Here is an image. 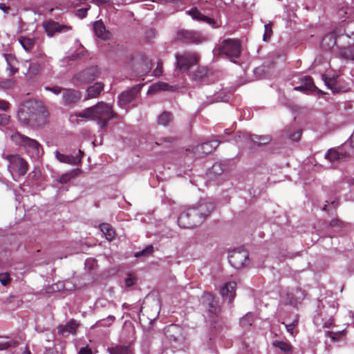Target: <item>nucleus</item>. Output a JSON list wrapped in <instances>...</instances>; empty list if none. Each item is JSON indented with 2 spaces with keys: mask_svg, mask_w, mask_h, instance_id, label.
Listing matches in <instances>:
<instances>
[{
  "mask_svg": "<svg viewBox=\"0 0 354 354\" xmlns=\"http://www.w3.org/2000/svg\"><path fill=\"white\" fill-rule=\"evenodd\" d=\"M272 345L274 347L285 353L290 352L292 348L290 344L288 341L274 340L272 342Z\"/></svg>",
  "mask_w": 354,
  "mask_h": 354,
  "instance_id": "nucleus-35",
  "label": "nucleus"
},
{
  "mask_svg": "<svg viewBox=\"0 0 354 354\" xmlns=\"http://www.w3.org/2000/svg\"><path fill=\"white\" fill-rule=\"evenodd\" d=\"M93 30L95 35L102 40H107L111 37L110 32L106 30L104 24L101 20L97 21L93 24Z\"/></svg>",
  "mask_w": 354,
  "mask_h": 354,
  "instance_id": "nucleus-22",
  "label": "nucleus"
},
{
  "mask_svg": "<svg viewBox=\"0 0 354 354\" xmlns=\"http://www.w3.org/2000/svg\"><path fill=\"white\" fill-rule=\"evenodd\" d=\"M162 62H158V64H157V66H156V69L153 71V74H154L155 76H159V75H160L162 74Z\"/></svg>",
  "mask_w": 354,
  "mask_h": 354,
  "instance_id": "nucleus-58",
  "label": "nucleus"
},
{
  "mask_svg": "<svg viewBox=\"0 0 354 354\" xmlns=\"http://www.w3.org/2000/svg\"><path fill=\"white\" fill-rule=\"evenodd\" d=\"M333 322L334 320L331 316L328 319H324L322 317V315L321 314L317 316H315L314 317V323L317 326L322 324L324 328H329L333 324Z\"/></svg>",
  "mask_w": 354,
  "mask_h": 354,
  "instance_id": "nucleus-30",
  "label": "nucleus"
},
{
  "mask_svg": "<svg viewBox=\"0 0 354 354\" xmlns=\"http://www.w3.org/2000/svg\"><path fill=\"white\" fill-rule=\"evenodd\" d=\"M241 42L236 39H227L218 44L212 50L214 56L225 55L227 57L238 58L241 55Z\"/></svg>",
  "mask_w": 354,
  "mask_h": 354,
  "instance_id": "nucleus-5",
  "label": "nucleus"
},
{
  "mask_svg": "<svg viewBox=\"0 0 354 354\" xmlns=\"http://www.w3.org/2000/svg\"><path fill=\"white\" fill-rule=\"evenodd\" d=\"M14 82L12 80H4L0 82V88L8 90L12 88Z\"/></svg>",
  "mask_w": 354,
  "mask_h": 354,
  "instance_id": "nucleus-44",
  "label": "nucleus"
},
{
  "mask_svg": "<svg viewBox=\"0 0 354 354\" xmlns=\"http://www.w3.org/2000/svg\"><path fill=\"white\" fill-rule=\"evenodd\" d=\"M346 37L351 39V37H353V41L354 43V23H351L348 25L346 29Z\"/></svg>",
  "mask_w": 354,
  "mask_h": 354,
  "instance_id": "nucleus-49",
  "label": "nucleus"
},
{
  "mask_svg": "<svg viewBox=\"0 0 354 354\" xmlns=\"http://www.w3.org/2000/svg\"><path fill=\"white\" fill-rule=\"evenodd\" d=\"M129 348L126 346H116L109 348V354H128Z\"/></svg>",
  "mask_w": 354,
  "mask_h": 354,
  "instance_id": "nucleus-40",
  "label": "nucleus"
},
{
  "mask_svg": "<svg viewBox=\"0 0 354 354\" xmlns=\"http://www.w3.org/2000/svg\"><path fill=\"white\" fill-rule=\"evenodd\" d=\"M220 142V141L215 140L198 145L194 149V153L198 156L208 154L211 153L214 149H216L218 147Z\"/></svg>",
  "mask_w": 354,
  "mask_h": 354,
  "instance_id": "nucleus-14",
  "label": "nucleus"
},
{
  "mask_svg": "<svg viewBox=\"0 0 354 354\" xmlns=\"http://www.w3.org/2000/svg\"><path fill=\"white\" fill-rule=\"evenodd\" d=\"M10 344L8 342H0V351L5 350L10 347Z\"/></svg>",
  "mask_w": 354,
  "mask_h": 354,
  "instance_id": "nucleus-63",
  "label": "nucleus"
},
{
  "mask_svg": "<svg viewBox=\"0 0 354 354\" xmlns=\"http://www.w3.org/2000/svg\"><path fill=\"white\" fill-rule=\"evenodd\" d=\"M19 42L26 52H30L35 46V40L34 39L21 37Z\"/></svg>",
  "mask_w": 354,
  "mask_h": 354,
  "instance_id": "nucleus-31",
  "label": "nucleus"
},
{
  "mask_svg": "<svg viewBox=\"0 0 354 354\" xmlns=\"http://www.w3.org/2000/svg\"><path fill=\"white\" fill-rule=\"evenodd\" d=\"M35 57H44V61L42 62V64L44 65V66H46V65H48L51 60V58L50 57L45 55L43 53H35Z\"/></svg>",
  "mask_w": 354,
  "mask_h": 354,
  "instance_id": "nucleus-50",
  "label": "nucleus"
},
{
  "mask_svg": "<svg viewBox=\"0 0 354 354\" xmlns=\"http://www.w3.org/2000/svg\"><path fill=\"white\" fill-rule=\"evenodd\" d=\"M3 57L7 63V70L9 71V76H12L17 71L18 68L16 67L17 60L15 55L12 54L4 53Z\"/></svg>",
  "mask_w": 354,
  "mask_h": 354,
  "instance_id": "nucleus-25",
  "label": "nucleus"
},
{
  "mask_svg": "<svg viewBox=\"0 0 354 354\" xmlns=\"http://www.w3.org/2000/svg\"><path fill=\"white\" fill-rule=\"evenodd\" d=\"M135 283V279L131 274H129L125 279V285L127 287H131Z\"/></svg>",
  "mask_w": 354,
  "mask_h": 354,
  "instance_id": "nucleus-57",
  "label": "nucleus"
},
{
  "mask_svg": "<svg viewBox=\"0 0 354 354\" xmlns=\"http://www.w3.org/2000/svg\"><path fill=\"white\" fill-rule=\"evenodd\" d=\"M339 55L342 58L353 60L354 59V50L351 47L340 48L339 50Z\"/></svg>",
  "mask_w": 354,
  "mask_h": 354,
  "instance_id": "nucleus-36",
  "label": "nucleus"
},
{
  "mask_svg": "<svg viewBox=\"0 0 354 354\" xmlns=\"http://www.w3.org/2000/svg\"><path fill=\"white\" fill-rule=\"evenodd\" d=\"M141 86L140 85L136 86L130 90L123 92L119 96V104L122 106H126L130 103L139 93Z\"/></svg>",
  "mask_w": 354,
  "mask_h": 354,
  "instance_id": "nucleus-18",
  "label": "nucleus"
},
{
  "mask_svg": "<svg viewBox=\"0 0 354 354\" xmlns=\"http://www.w3.org/2000/svg\"><path fill=\"white\" fill-rule=\"evenodd\" d=\"M178 38L185 43L199 44L206 40L200 32L193 30H180L178 32Z\"/></svg>",
  "mask_w": 354,
  "mask_h": 354,
  "instance_id": "nucleus-11",
  "label": "nucleus"
},
{
  "mask_svg": "<svg viewBox=\"0 0 354 354\" xmlns=\"http://www.w3.org/2000/svg\"><path fill=\"white\" fill-rule=\"evenodd\" d=\"M153 246L152 245H148L147 247H146V248H145L142 251L136 252L135 254V256L136 257H138L140 256H147L149 254H151L153 252Z\"/></svg>",
  "mask_w": 354,
  "mask_h": 354,
  "instance_id": "nucleus-45",
  "label": "nucleus"
},
{
  "mask_svg": "<svg viewBox=\"0 0 354 354\" xmlns=\"http://www.w3.org/2000/svg\"><path fill=\"white\" fill-rule=\"evenodd\" d=\"M82 154L83 152L81 150H79V154L75 156L72 155H64L59 153L58 151H56L55 152L56 158L60 162L67 163L72 165H78L81 162Z\"/></svg>",
  "mask_w": 354,
  "mask_h": 354,
  "instance_id": "nucleus-19",
  "label": "nucleus"
},
{
  "mask_svg": "<svg viewBox=\"0 0 354 354\" xmlns=\"http://www.w3.org/2000/svg\"><path fill=\"white\" fill-rule=\"evenodd\" d=\"M10 104L9 102L0 99V111H8L10 109Z\"/></svg>",
  "mask_w": 354,
  "mask_h": 354,
  "instance_id": "nucleus-53",
  "label": "nucleus"
},
{
  "mask_svg": "<svg viewBox=\"0 0 354 354\" xmlns=\"http://www.w3.org/2000/svg\"><path fill=\"white\" fill-rule=\"evenodd\" d=\"M301 131L297 130L294 133L290 134L289 136V138L290 140H292L294 142H298L301 138Z\"/></svg>",
  "mask_w": 354,
  "mask_h": 354,
  "instance_id": "nucleus-54",
  "label": "nucleus"
},
{
  "mask_svg": "<svg viewBox=\"0 0 354 354\" xmlns=\"http://www.w3.org/2000/svg\"><path fill=\"white\" fill-rule=\"evenodd\" d=\"M344 330L337 332L327 331L326 333V336L329 337L330 338H331L333 341H334L336 339H339L341 337L344 335Z\"/></svg>",
  "mask_w": 354,
  "mask_h": 354,
  "instance_id": "nucleus-43",
  "label": "nucleus"
},
{
  "mask_svg": "<svg viewBox=\"0 0 354 354\" xmlns=\"http://www.w3.org/2000/svg\"><path fill=\"white\" fill-rule=\"evenodd\" d=\"M264 34H263V40L266 41L268 39H269L272 35V24L271 23L265 24L264 26Z\"/></svg>",
  "mask_w": 354,
  "mask_h": 354,
  "instance_id": "nucleus-46",
  "label": "nucleus"
},
{
  "mask_svg": "<svg viewBox=\"0 0 354 354\" xmlns=\"http://www.w3.org/2000/svg\"><path fill=\"white\" fill-rule=\"evenodd\" d=\"M78 354H92V353L89 348L83 347L79 351Z\"/></svg>",
  "mask_w": 354,
  "mask_h": 354,
  "instance_id": "nucleus-62",
  "label": "nucleus"
},
{
  "mask_svg": "<svg viewBox=\"0 0 354 354\" xmlns=\"http://www.w3.org/2000/svg\"><path fill=\"white\" fill-rule=\"evenodd\" d=\"M342 221L338 219L332 220L330 223V225L332 227H335V226L340 227V226H342Z\"/></svg>",
  "mask_w": 354,
  "mask_h": 354,
  "instance_id": "nucleus-61",
  "label": "nucleus"
},
{
  "mask_svg": "<svg viewBox=\"0 0 354 354\" xmlns=\"http://www.w3.org/2000/svg\"><path fill=\"white\" fill-rule=\"evenodd\" d=\"M11 138L16 145L23 147L32 158L37 159L43 154L42 146L36 140L19 132L12 134Z\"/></svg>",
  "mask_w": 354,
  "mask_h": 354,
  "instance_id": "nucleus-3",
  "label": "nucleus"
},
{
  "mask_svg": "<svg viewBox=\"0 0 354 354\" xmlns=\"http://www.w3.org/2000/svg\"><path fill=\"white\" fill-rule=\"evenodd\" d=\"M17 116L21 122L32 127L44 125L48 117V113L39 102L28 100L21 104Z\"/></svg>",
  "mask_w": 354,
  "mask_h": 354,
  "instance_id": "nucleus-1",
  "label": "nucleus"
},
{
  "mask_svg": "<svg viewBox=\"0 0 354 354\" xmlns=\"http://www.w3.org/2000/svg\"><path fill=\"white\" fill-rule=\"evenodd\" d=\"M299 322L298 316L296 315L295 319L292 322L288 323L287 322H283L282 324L285 325L286 330L291 335L294 336L297 334V326Z\"/></svg>",
  "mask_w": 354,
  "mask_h": 354,
  "instance_id": "nucleus-34",
  "label": "nucleus"
},
{
  "mask_svg": "<svg viewBox=\"0 0 354 354\" xmlns=\"http://www.w3.org/2000/svg\"><path fill=\"white\" fill-rule=\"evenodd\" d=\"M301 83L307 88L309 92L317 91L321 93L322 91L314 84L312 77L305 76L301 78Z\"/></svg>",
  "mask_w": 354,
  "mask_h": 354,
  "instance_id": "nucleus-29",
  "label": "nucleus"
},
{
  "mask_svg": "<svg viewBox=\"0 0 354 354\" xmlns=\"http://www.w3.org/2000/svg\"><path fill=\"white\" fill-rule=\"evenodd\" d=\"M203 302L207 304L210 314L216 315L218 311L217 301L211 293H205L203 297Z\"/></svg>",
  "mask_w": 354,
  "mask_h": 354,
  "instance_id": "nucleus-23",
  "label": "nucleus"
},
{
  "mask_svg": "<svg viewBox=\"0 0 354 354\" xmlns=\"http://www.w3.org/2000/svg\"><path fill=\"white\" fill-rule=\"evenodd\" d=\"M101 232L105 235L107 240L111 241L115 236V231L108 223H102L100 225Z\"/></svg>",
  "mask_w": 354,
  "mask_h": 354,
  "instance_id": "nucleus-32",
  "label": "nucleus"
},
{
  "mask_svg": "<svg viewBox=\"0 0 354 354\" xmlns=\"http://www.w3.org/2000/svg\"><path fill=\"white\" fill-rule=\"evenodd\" d=\"M10 281V278L8 273H0V282L2 285H7Z\"/></svg>",
  "mask_w": 354,
  "mask_h": 354,
  "instance_id": "nucleus-51",
  "label": "nucleus"
},
{
  "mask_svg": "<svg viewBox=\"0 0 354 354\" xmlns=\"http://www.w3.org/2000/svg\"><path fill=\"white\" fill-rule=\"evenodd\" d=\"M223 168L221 163H215L212 166V171L215 174H220L223 172Z\"/></svg>",
  "mask_w": 354,
  "mask_h": 354,
  "instance_id": "nucleus-55",
  "label": "nucleus"
},
{
  "mask_svg": "<svg viewBox=\"0 0 354 354\" xmlns=\"http://www.w3.org/2000/svg\"><path fill=\"white\" fill-rule=\"evenodd\" d=\"M236 283L234 281L225 283L220 290L223 297H228L229 302H231L235 297V288Z\"/></svg>",
  "mask_w": 354,
  "mask_h": 354,
  "instance_id": "nucleus-21",
  "label": "nucleus"
},
{
  "mask_svg": "<svg viewBox=\"0 0 354 354\" xmlns=\"http://www.w3.org/2000/svg\"><path fill=\"white\" fill-rule=\"evenodd\" d=\"M170 87L168 84L160 82L151 85L148 90V93L152 94L160 91H168Z\"/></svg>",
  "mask_w": 354,
  "mask_h": 354,
  "instance_id": "nucleus-33",
  "label": "nucleus"
},
{
  "mask_svg": "<svg viewBox=\"0 0 354 354\" xmlns=\"http://www.w3.org/2000/svg\"><path fill=\"white\" fill-rule=\"evenodd\" d=\"M87 11H88V8H81V9H79L77 10V15L80 18H84V17H86Z\"/></svg>",
  "mask_w": 354,
  "mask_h": 354,
  "instance_id": "nucleus-59",
  "label": "nucleus"
},
{
  "mask_svg": "<svg viewBox=\"0 0 354 354\" xmlns=\"http://www.w3.org/2000/svg\"><path fill=\"white\" fill-rule=\"evenodd\" d=\"M196 211L189 208L180 213L178 224L181 228H191L202 223V217H196Z\"/></svg>",
  "mask_w": 354,
  "mask_h": 354,
  "instance_id": "nucleus-7",
  "label": "nucleus"
},
{
  "mask_svg": "<svg viewBox=\"0 0 354 354\" xmlns=\"http://www.w3.org/2000/svg\"><path fill=\"white\" fill-rule=\"evenodd\" d=\"M251 140L257 144L258 145H266L271 141V138L270 136H258V135H252L251 136Z\"/></svg>",
  "mask_w": 354,
  "mask_h": 354,
  "instance_id": "nucleus-37",
  "label": "nucleus"
},
{
  "mask_svg": "<svg viewBox=\"0 0 354 354\" xmlns=\"http://www.w3.org/2000/svg\"><path fill=\"white\" fill-rule=\"evenodd\" d=\"M73 176L71 174H65L61 176L58 179L57 181L61 184H66L68 182L71 180Z\"/></svg>",
  "mask_w": 354,
  "mask_h": 354,
  "instance_id": "nucleus-48",
  "label": "nucleus"
},
{
  "mask_svg": "<svg viewBox=\"0 0 354 354\" xmlns=\"http://www.w3.org/2000/svg\"><path fill=\"white\" fill-rule=\"evenodd\" d=\"M78 326L79 324L76 321L72 319L66 325L59 326L58 327V332L62 335H64L65 333L75 334Z\"/></svg>",
  "mask_w": 354,
  "mask_h": 354,
  "instance_id": "nucleus-26",
  "label": "nucleus"
},
{
  "mask_svg": "<svg viewBox=\"0 0 354 354\" xmlns=\"http://www.w3.org/2000/svg\"><path fill=\"white\" fill-rule=\"evenodd\" d=\"M172 120V115L169 112H163L159 117L158 122L160 124L166 126Z\"/></svg>",
  "mask_w": 354,
  "mask_h": 354,
  "instance_id": "nucleus-39",
  "label": "nucleus"
},
{
  "mask_svg": "<svg viewBox=\"0 0 354 354\" xmlns=\"http://www.w3.org/2000/svg\"><path fill=\"white\" fill-rule=\"evenodd\" d=\"M208 70L205 67L198 68L194 73V79L197 81L205 82V77L207 75Z\"/></svg>",
  "mask_w": 354,
  "mask_h": 354,
  "instance_id": "nucleus-38",
  "label": "nucleus"
},
{
  "mask_svg": "<svg viewBox=\"0 0 354 354\" xmlns=\"http://www.w3.org/2000/svg\"><path fill=\"white\" fill-rule=\"evenodd\" d=\"M249 257L248 252L243 248L232 250L229 257L230 263L235 268L239 269L244 266Z\"/></svg>",
  "mask_w": 354,
  "mask_h": 354,
  "instance_id": "nucleus-8",
  "label": "nucleus"
},
{
  "mask_svg": "<svg viewBox=\"0 0 354 354\" xmlns=\"http://www.w3.org/2000/svg\"><path fill=\"white\" fill-rule=\"evenodd\" d=\"M64 88H62V87H60V86H52V87L46 86L44 88V89L46 91H50V92H52L53 93H54L56 95H59L61 93H63V90H64Z\"/></svg>",
  "mask_w": 354,
  "mask_h": 354,
  "instance_id": "nucleus-47",
  "label": "nucleus"
},
{
  "mask_svg": "<svg viewBox=\"0 0 354 354\" xmlns=\"http://www.w3.org/2000/svg\"><path fill=\"white\" fill-rule=\"evenodd\" d=\"M44 27L48 36H53L55 32H65L71 29V26L60 25L54 21H47L44 24Z\"/></svg>",
  "mask_w": 354,
  "mask_h": 354,
  "instance_id": "nucleus-16",
  "label": "nucleus"
},
{
  "mask_svg": "<svg viewBox=\"0 0 354 354\" xmlns=\"http://www.w3.org/2000/svg\"><path fill=\"white\" fill-rule=\"evenodd\" d=\"M185 342V338L182 336L175 337L174 335H167L166 339L162 343V354H165L169 347L172 351L183 348Z\"/></svg>",
  "mask_w": 354,
  "mask_h": 354,
  "instance_id": "nucleus-12",
  "label": "nucleus"
},
{
  "mask_svg": "<svg viewBox=\"0 0 354 354\" xmlns=\"http://www.w3.org/2000/svg\"><path fill=\"white\" fill-rule=\"evenodd\" d=\"M252 314L248 313L245 317L240 319V324L242 327H248L252 326Z\"/></svg>",
  "mask_w": 354,
  "mask_h": 354,
  "instance_id": "nucleus-42",
  "label": "nucleus"
},
{
  "mask_svg": "<svg viewBox=\"0 0 354 354\" xmlns=\"http://www.w3.org/2000/svg\"><path fill=\"white\" fill-rule=\"evenodd\" d=\"M115 319L113 315H109L106 319H100L95 324L97 326H109Z\"/></svg>",
  "mask_w": 354,
  "mask_h": 354,
  "instance_id": "nucleus-41",
  "label": "nucleus"
},
{
  "mask_svg": "<svg viewBox=\"0 0 354 354\" xmlns=\"http://www.w3.org/2000/svg\"><path fill=\"white\" fill-rule=\"evenodd\" d=\"M189 15L192 16L194 19H196L198 21H203L206 22L208 24H213L214 21L213 19L208 17L207 16L201 14L196 8H192L189 11H188Z\"/></svg>",
  "mask_w": 354,
  "mask_h": 354,
  "instance_id": "nucleus-27",
  "label": "nucleus"
},
{
  "mask_svg": "<svg viewBox=\"0 0 354 354\" xmlns=\"http://www.w3.org/2000/svg\"><path fill=\"white\" fill-rule=\"evenodd\" d=\"M304 299V292L299 288L288 290L286 295L282 297V302L285 304H290L296 306Z\"/></svg>",
  "mask_w": 354,
  "mask_h": 354,
  "instance_id": "nucleus-10",
  "label": "nucleus"
},
{
  "mask_svg": "<svg viewBox=\"0 0 354 354\" xmlns=\"http://www.w3.org/2000/svg\"><path fill=\"white\" fill-rule=\"evenodd\" d=\"M104 88V84L101 82H96L93 86H89L86 90L85 100L97 97Z\"/></svg>",
  "mask_w": 354,
  "mask_h": 354,
  "instance_id": "nucleus-24",
  "label": "nucleus"
},
{
  "mask_svg": "<svg viewBox=\"0 0 354 354\" xmlns=\"http://www.w3.org/2000/svg\"><path fill=\"white\" fill-rule=\"evenodd\" d=\"M41 68V66L38 63H31L29 66V71L30 72L37 74Z\"/></svg>",
  "mask_w": 354,
  "mask_h": 354,
  "instance_id": "nucleus-52",
  "label": "nucleus"
},
{
  "mask_svg": "<svg viewBox=\"0 0 354 354\" xmlns=\"http://www.w3.org/2000/svg\"><path fill=\"white\" fill-rule=\"evenodd\" d=\"M10 116L7 114H0V126L6 125L8 123Z\"/></svg>",
  "mask_w": 354,
  "mask_h": 354,
  "instance_id": "nucleus-56",
  "label": "nucleus"
},
{
  "mask_svg": "<svg viewBox=\"0 0 354 354\" xmlns=\"http://www.w3.org/2000/svg\"><path fill=\"white\" fill-rule=\"evenodd\" d=\"M348 156V153L344 151L341 147L331 148L325 154V159L330 162H333Z\"/></svg>",
  "mask_w": 354,
  "mask_h": 354,
  "instance_id": "nucleus-17",
  "label": "nucleus"
},
{
  "mask_svg": "<svg viewBox=\"0 0 354 354\" xmlns=\"http://www.w3.org/2000/svg\"><path fill=\"white\" fill-rule=\"evenodd\" d=\"M176 68L181 72L187 71L192 66L197 64L199 59L198 55L193 52H185L182 55H175Z\"/></svg>",
  "mask_w": 354,
  "mask_h": 354,
  "instance_id": "nucleus-6",
  "label": "nucleus"
},
{
  "mask_svg": "<svg viewBox=\"0 0 354 354\" xmlns=\"http://www.w3.org/2000/svg\"><path fill=\"white\" fill-rule=\"evenodd\" d=\"M294 90L297 91H301V92H304V93H310L307 90V88L304 86V85H302V84H301L300 86H295L294 88Z\"/></svg>",
  "mask_w": 354,
  "mask_h": 354,
  "instance_id": "nucleus-60",
  "label": "nucleus"
},
{
  "mask_svg": "<svg viewBox=\"0 0 354 354\" xmlns=\"http://www.w3.org/2000/svg\"><path fill=\"white\" fill-rule=\"evenodd\" d=\"M337 45V39L333 34L325 36L322 42V46L326 49H331Z\"/></svg>",
  "mask_w": 354,
  "mask_h": 354,
  "instance_id": "nucleus-28",
  "label": "nucleus"
},
{
  "mask_svg": "<svg viewBox=\"0 0 354 354\" xmlns=\"http://www.w3.org/2000/svg\"><path fill=\"white\" fill-rule=\"evenodd\" d=\"M0 9L3 10L4 12L8 13L10 10V7L6 6L4 3H1Z\"/></svg>",
  "mask_w": 354,
  "mask_h": 354,
  "instance_id": "nucleus-64",
  "label": "nucleus"
},
{
  "mask_svg": "<svg viewBox=\"0 0 354 354\" xmlns=\"http://www.w3.org/2000/svg\"><path fill=\"white\" fill-rule=\"evenodd\" d=\"M98 73L97 68L92 66L76 74L73 80L80 84H87L93 81L97 77Z\"/></svg>",
  "mask_w": 354,
  "mask_h": 354,
  "instance_id": "nucleus-9",
  "label": "nucleus"
},
{
  "mask_svg": "<svg viewBox=\"0 0 354 354\" xmlns=\"http://www.w3.org/2000/svg\"><path fill=\"white\" fill-rule=\"evenodd\" d=\"M2 158L8 162V169L14 180L15 176H24L28 170V164L19 154L2 153Z\"/></svg>",
  "mask_w": 354,
  "mask_h": 354,
  "instance_id": "nucleus-4",
  "label": "nucleus"
},
{
  "mask_svg": "<svg viewBox=\"0 0 354 354\" xmlns=\"http://www.w3.org/2000/svg\"><path fill=\"white\" fill-rule=\"evenodd\" d=\"M82 97L80 91L75 89L64 88L62 93V102L64 105H71L77 102Z\"/></svg>",
  "mask_w": 354,
  "mask_h": 354,
  "instance_id": "nucleus-15",
  "label": "nucleus"
},
{
  "mask_svg": "<svg viewBox=\"0 0 354 354\" xmlns=\"http://www.w3.org/2000/svg\"><path fill=\"white\" fill-rule=\"evenodd\" d=\"M75 116L94 120L101 128H104L111 119L116 117V114L113 113L111 105L100 102L95 106L76 113Z\"/></svg>",
  "mask_w": 354,
  "mask_h": 354,
  "instance_id": "nucleus-2",
  "label": "nucleus"
},
{
  "mask_svg": "<svg viewBox=\"0 0 354 354\" xmlns=\"http://www.w3.org/2000/svg\"><path fill=\"white\" fill-rule=\"evenodd\" d=\"M196 211V217H202V223L205 218L214 210V205L212 202L203 200L196 207H192Z\"/></svg>",
  "mask_w": 354,
  "mask_h": 354,
  "instance_id": "nucleus-13",
  "label": "nucleus"
},
{
  "mask_svg": "<svg viewBox=\"0 0 354 354\" xmlns=\"http://www.w3.org/2000/svg\"><path fill=\"white\" fill-rule=\"evenodd\" d=\"M326 85L333 92H346L350 90L351 87L348 84L341 85L339 80H335L333 79H325Z\"/></svg>",
  "mask_w": 354,
  "mask_h": 354,
  "instance_id": "nucleus-20",
  "label": "nucleus"
}]
</instances>
